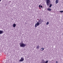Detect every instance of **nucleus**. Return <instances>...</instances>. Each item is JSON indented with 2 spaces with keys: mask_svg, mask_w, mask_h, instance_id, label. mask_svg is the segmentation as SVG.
<instances>
[{
  "mask_svg": "<svg viewBox=\"0 0 63 63\" xmlns=\"http://www.w3.org/2000/svg\"><path fill=\"white\" fill-rule=\"evenodd\" d=\"M19 45L20 47H24L26 46V44H24L23 43H20L19 44Z\"/></svg>",
  "mask_w": 63,
  "mask_h": 63,
  "instance_id": "f03ea898",
  "label": "nucleus"
},
{
  "mask_svg": "<svg viewBox=\"0 0 63 63\" xmlns=\"http://www.w3.org/2000/svg\"><path fill=\"white\" fill-rule=\"evenodd\" d=\"M41 7V5H39V7Z\"/></svg>",
  "mask_w": 63,
  "mask_h": 63,
  "instance_id": "dca6fc26",
  "label": "nucleus"
},
{
  "mask_svg": "<svg viewBox=\"0 0 63 63\" xmlns=\"http://www.w3.org/2000/svg\"><path fill=\"white\" fill-rule=\"evenodd\" d=\"M22 43V41L21 42V43Z\"/></svg>",
  "mask_w": 63,
  "mask_h": 63,
  "instance_id": "aec40b11",
  "label": "nucleus"
},
{
  "mask_svg": "<svg viewBox=\"0 0 63 63\" xmlns=\"http://www.w3.org/2000/svg\"><path fill=\"white\" fill-rule=\"evenodd\" d=\"M21 59L19 60V62H23V61H24V58H23V57H22L21 58Z\"/></svg>",
  "mask_w": 63,
  "mask_h": 63,
  "instance_id": "20e7f679",
  "label": "nucleus"
},
{
  "mask_svg": "<svg viewBox=\"0 0 63 63\" xmlns=\"http://www.w3.org/2000/svg\"><path fill=\"white\" fill-rule=\"evenodd\" d=\"M48 24H49V23L48 22H47V23L46 25H48Z\"/></svg>",
  "mask_w": 63,
  "mask_h": 63,
  "instance_id": "4468645a",
  "label": "nucleus"
},
{
  "mask_svg": "<svg viewBox=\"0 0 63 63\" xmlns=\"http://www.w3.org/2000/svg\"><path fill=\"white\" fill-rule=\"evenodd\" d=\"M47 10H48V11H51V9L50 8H48L47 9Z\"/></svg>",
  "mask_w": 63,
  "mask_h": 63,
  "instance_id": "0eeeda50",
  "label": "nucleus"
},
{
  "mask_svg": "<svg viewBox=\"0 0 63 63\" xmlns=\"http://www.w3.org/2000/svg\"><path fill=\"white\" fill-rule=\"evenodd\" d=\"M39 47H39V46L38 45L36 47V49H38V48H39Z\"/></svg>",
  "mask_w": 63,
  "mask_h": 63,
  "instance_id": "9b49d317",
  "label": "nucleus"
},
{
  "mask_svg": "<svg viewBox=\"0 0 63 63\" xmlns=\"http://www.w3.org/2000/svg\"><path fill=\"white\" fill-rule=\"evenodd\" d=\"M53 60H52V61H53Z\"/></svg>",
  "mask_w": 63,
  "mask_h": 63,
  "instance_id": "412c9836",
  "label": "nucleus"
},
{
  "mask_svg": "<svg viewBox=\"0 0 63 63\" xmlns=\"http://www.w3.org/2000/svg\"><path fill=\"white\" fill-rule=\"evenodd\" d=\"M50 2V0H46V3L47 6H49V3Z\"/></svg>",
  "mask_w": 63,
  "mask_h": 63,
  "instance_id": "7ed1b4c3",
  "label": "nucleus"
},
{
  "mask_svg": "<svg viewBox=\"0 0 63 63\" xmlns=\"http://www.w3.org/2000/svg\"><path fill=\"white\" fill-rule=\"evenodd\" d=\"M1 0H0V2H1Z\"/></svg>",
  "mask_w": 63,
  "mask_h": 63,
  "instance_id": "6ab92c4d",
  "label": "nucleus"
},
{
  "mask_svg": "<svg viewBox=\"0 0 63 63\" xmlns=\"http://www.w3.org/2000/svg\"><path fill=\"white\" fill-rule=\"evenodd\" d=\"M52 6V4H51L50 5L49 7V8H51V6Z\"/></svg>",
  "mask_w": 63,
  "mask_h": 63,
  "instance_id": "f8f14e48",
  "label": "nucleus"
},
{
  "mask_svg": "<svg viewBox=\"0 0 63 63\" xmlns=\"http://www.w3.org/2000/svg\"><path fill=\"white\" fill-rule=\"evenodd\" d=\"M39 9H41V8L40 7H39Z\"/></svg>",
  "mask_w": 63,
  "mask_h": 63,
  "instance_id": "f3484780",
  "label": "nucleus"
},
{
  "mask_svg": "<svg viewBox=\"0 0 63 63\" xmlns=\"http://www.w3.org/2000/svg\"><path fill=\"white\" fill-rule=\"evenodd\" d=\"M40 7H41V8H43V6L42 5H41L40 6Z\"/></svg>",
  "mask_w": 63,
  "mask_h": 63,
  "instance_id": "2eb2a0df",
  "label": "nucleus"
},
{
  "mask_svg": "<svg viewBox=\"0 0 63 63\" xmlns=\"http://www.w3.org/2000/svg\"><path fill=\"white\" fill-rule=\"evenodd\" d=\"M56 63H58V62L56 61Z\"/></svg>",
  "mask_w": 63,
  "mask_h": 63,
  "instance_id": "a211bd4d",
  "label": "nucleus"
},
{
  "mask_svg": "<svg viewBox=\"0 0 63 63\" xmlns=\"http://www.w3.org/2000/svg\"><path fill=\"white\" fill-rule=\"evenodd\" d=\"M3 33V31L0 30V34H2Z\"/></svg>",
  "mask_w": 63,
  "mask_h": 63,
  "instance_id": "423d86ee",
  "label": "nucleus"
},
{
  "mask_svg": "<svg viewBox=\"0 0 63 63\" xmlns=\"http://www.w3.org/2000/svg\"><path fill=\"white\" fill-rule=\"evenodd\" d=\"M60 12L61 13H63V11H60Z\"/></svg>",
  "mask_w": 63,
  "mask_h": 63,
  "instance_id": "ddd939ff",
  "label": "nucleus"
},
{
  "mask_svg": "<svg viewBox=\"0 0 63 63\" xmlns=\"http://www.w3.org/2000/svg\"><path fill=\"white\" fill-rule=\"evenodd\" d=\"M44 49L45 48H42L40 49V50H41V51H43V50H44Z\"/></svg>",
  "mask_w": 63,
  "mask_h": 63,
  "instance_id": "1a4fd4ad",
  "label": "nucleus"
},
{
  "mask_svg": "<svg viewBox=\"0 0 63 63\" xmlns=\"http://www.w3.org/2000/svg\"><path fill=\"white\" fill-rule=\"evenodd\" d=\"M13 27H16V24H14L13 25Z\"/></svg>",
  "mask_w": 63,
  "mask_h": 63,
  "instance_id": "6e6552de",
  "label": "nucleus"
},
{
  "mask_svg": "<svg viewBox=\"0 0 63 63\" xmlns=\"http://www.w3.org/2000/svg\"><path fill=\"white\" fill-rule=\"evenodd\" d=\"M48 61H46L45 62V60H42V63H48Z\"/></svg>",
  "mask_w": 63,
  "mask_h": 63,
  "instance_id": "39448f33",
  "label": "nucleus"
},
{
  "mask_svg": "<svg viewBox=\"0 0 63 63\" xmlns=\"http://www.w3.org/2000/svg\"><path fill=\"white\" fill-rule=\"evenodd\" d=\"M58 0H56L55 1L56 4H57L58 3Z\"/></svg>",
  "mask_w": 63,
  "mask_h": 63,
  "instance_id": "9d476101",
  "label": "nucleus"
},
{
  "mask_svg": "<svg viewBox=\"0 0 63 63\" xmlns=\"http://www.w3.org/2000/svg\"><path fill=\"white\" fill-rule=\"evenodd\" d=\"M44 21V20L43 19H40L37 22V23H36L35 25V27H37V26H38L40 24H42V22Z\"/></svg>",
  "mask_w": 63,
  "mask_h": 63,
  "instance_id": "f257e3e1",
  "label": "nucleus"
}]
</instances>
